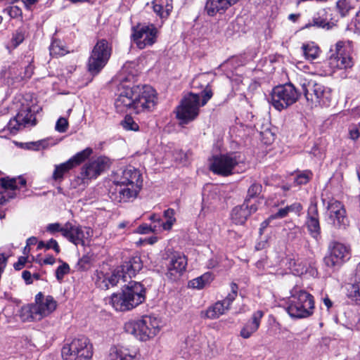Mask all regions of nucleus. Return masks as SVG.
<instances>
[{"label": "nucleus", "instance_id": "nucleus-1", "mask_svg": "<svg viewBox=\"0 0 360 360\" xmlns=\"http://www.w3.org/2000/svg\"><path fill=\"white\" fill-rule=\"evenodd\" d=\"M157 103L155 90L150 86H122L115 101L118 112L130 110L136 114L148 112L155 108Z\"/></svg>", "mask_w": 360, "mask_h": 360}, {"label": "nucleus", "instance_id": "nucleus-2", "mask_svg": "<svg viewBox=\"0 0 360 360\" xmlns=\"http://www.w3.org/2000/svg\"><path fill=\"white\" fill-rule=\"evenodd\" d=\"M113 184L109 191L110 199L116 202H130L136 198L142 188V175L132 166L120 168L114 174Z\"/></svg>", "mask_w": 360, "mask_h": 360}, {"label": "nucleus", "instance_id": "nucleus-3", "mask_svg": "<svg viewBox=\"0 0 360 360\" xmlns=\"http://www.w3.org/2000/svg\"><path fill=\"white\" fill-rule=\"evenodd\" d=\"M146 289L140 282L130 281L120 292L113 293L110 298L112 307L120 311L131 310L145 301Z\"/></svg>", "mask_w": 360, "mask_h": 360}, {"label": "nucleus", "instance_id": "nucleus-4", "mask_svg": "<svg viewBox=\"0 0 360 360\" xmlns=\"http://www.w3.org/2000/svg\"><path fill=\"white\" fill-rule=\"evenodd\" d=\"M212 96V90L208 84L202 91L201 101L198 94L189 93L185 95L176 108V117L182 124H188L194 120L199 115L200 108L206 105Z\"/></svg>", "mask_w": 360, "mask_h": 360}, {"label": "nucleus", "instance_id": "nucleus-5", "mask_svg": "<svg viewBox=\"0 0 360 360\" xmlns=\"http://www.w3.org/2000/svg\"><path fill=\"white\" fill-rule=\"evenodd\" d=\"M160 320L156 317L145 316L141 319L127 322L124 325V330L141 341H147L160 332Z\"/></svg>", "mask_w": 360, "mask_h": 360}, {"label": "nucleus", "instance_id": "nucleus-6", "mask_svg": "<svg viewBox=\"0 0 360 360\" xmlns=\"http://www.w3.org/2000/svg\"><path fill=\"white\" fill-rule=\"evenodd\" d=\"M314 309L313 296L304 290L294 289L287 307L288 314L295 319H304L312 315Z\"/></svg>", "mask_w": 360, "mask_h": 360}, {"label": "nucleus", "instance_id": "nucleus-7", "mask_svg": "<svg viewBox=\"0 0 360 360\" xmlns=\"http://www.w3.org/2000/svg\"><path fill=\"white\" fill-rule=\"evenodd\" d=\"M300 94L291 83L278 85L272 89L269 102L276 110L281 111L294 104Z\"/></svg>", "mask_w": 360, "mask_h": 360}, {"label": "nucleus", "instance_id": "nucleus-8", "mask_svg": "<svg viewBox=\"0 0 360 360\" xmlns=\"http://www.w3.org/2000/svg\"><path fill=\"white\" fill-rule=\"evenodd\" d=\"M61 355L64 360H90L92 347L87 338L79 336L63 347Z\"/></svg>", "mask_w": 360, "mask_h": 360}, {"label": "nucleus", "instance_id": "nucleus-9", "mask_svg": "<svg viewBox=\"0 0 360 360\" xmlns=\"http://www.w3.org/2000/svg\"><path fill=\"white\" fill-rule=\"evenodd\" d=\"M57 307L56 301L53 297H44L39 292L35 297V303L22 308V312L27 314V319L33 321H40L44 317L51 314Z\"/></svg>", "mask_w": 360, "mask_h": 360}, {"label": "nucleus", "instance_id": "nucleus-10", "mask_svg": "<svg viewBox=\"0 0 360 360\" xmlns=\"http://www.w3.org/2000/svg\"><path fill=\"white\" fill-rule=\"evenodd\" d=\"M111 56V47L105 39H101L94 46L88 60V70L97 75L105 66Z\"/></svg>", "mask_w": 360, "mask_h": 360}, {"label": "nucleus", "instance_id": "nucleus-11", "mask_svg": "<svg viewBox=\"0 0 360 360\" xmlns=\"http://www.w3.org/2000/svg\"><path fill=\"white\" fill-rule=\"evenodd\" d=\"M345 45L346 42L340 41L336 43L335 50H330L332 53L328 57L327 63L333 71L347 69L353 66L352 58L345 52Z\"/></svg>", "mask_w": 360, "mask_h": 360}, {"label": "nucleus", "instance_id": "nucleus-12", "mask_svg": "<svg viewBox=\"0 0 360 360\" xmlns=\"http://www.w3.org/2000/svg\"><path fill=\"white\" fill-rule=\"evenodd\" d=\"M158 36V30L154 25H138L134 28L133 39L140 49L152 46L155 43Z\"/></svg>", "mask_w": 360, "mask_h": 360}, {"label": "nucleus", "instance_id": "nucleus-13", "mask_svg": "<svg viewBox=\"0 0 360 360\" xmlns=\"http://www.w3.org/2000/svg\"><path fill=\"white\" fill-rule=\"evenodd\" d=\"M238 164L236 153L220 155L213 157L210 169L217 174L226 176L232 174L233 168Z\"/></svg>", "mask_w": 360, "mask_h": 360}, {"label": "nucleus", "instance_id": "nucleus-14", "mask_svg": "<svg viewBox=\"0 0 360 360\" xmlns=\"http://www.w3.org/2000/svg\"><path fill=\"white\" fill-rule=\"evenodd\" d=\"M92 152L93 150L91 148H86L84 150L75 154L65 162L56 165L52 176L53 179L55 181L63 179L65 173L68 172L75 167L80 165L91 155Z\"/></svg>", "mask_w": 360, "mask_h": 360}, {"label": "nucleus", "instance_id": "nucleus-15", "mask_svg": "<svg viewBox=\"0 0 360 360\" xmlns=\"http://www.w3.org/2000/svg\"><path fill=\"white\" fill-rule=\"evenodd\" d=\"M36 124V118L30 107H22L15 117L11 119L7 124L8 130L11 134H16L19 130Z\"/></svg>", "mask_w": 360, "mask_h": 360}, {"label": "nucleus", "instance_id": "nucleus-16", "mask_svg": "<svg viewBox=\"0 0 360 360\" xmlns=\"http://www.w3.org/2000/svg\"><path fill=\"white\" fill-rule=\"evenodd\" d=\"M330 254L324 257V263L328 267L339 265L350 257V250L345 245L333 242L329 245Z\"/></svg>", "mask_w": 360, "mask_h": 360}, {"label": "nucleus", "instance_id": "nucleus-17", "mask_svg": "<svg viewBox=\"0 0 360 360\" xmlns=\"http://www.w3.org/2000/svg\"><path fill=\"white\" fill-rule=\"evenodd\" d=\"M110 166L109 158L105 156L98 157L86 164L82 169L81 176L83 180L97 178L102 172Z\"/></svg>", "mask_w": 360, "mask_h": 360}, {"label": "nucleus", "instance_id": "nucleus-18", "mask_svg": "<svg viewBox=\"0 0 360 360\" xmlns=\"http://www.w3.org/2000/svg\"><path fill=\"white\" fill-rule=\"evenodd\" d=\"M26 180L20 176L18 178H4L1 180V186L5 189L0 193V204L4 205L10 199L16 197L15 191L26 186Z\"/></svg>", "mask_w": 360, "mask_h": 360}, {"label": "nucleus", "instance_id": "nucleus-19", "mask_svg": "<svg viewBox=\"0 0 360 360\" xmlns=\"http://www.w3.org/2000/svg\"><path fill=\"white\" fill-rule=\"evenodd\" d=\"M187 258L180 253H174L169 258L165 276L171 281L178 280L186 271Z\"/></svg>", "mask_w": 360, "mask_h": 360}, {"label": "nucleus", "instance_id": "nucleus-20", "mask_svg": "<svg viewBox=\"0 0 360 360\" xmlns=\"http://www.w3.org/2000/svg\"><path fill=\"white\" fill-rule=\"evenodd\" d=\"M327 209L330 219L335 226L345 229L349 225L344 205L338 200H331L328 202Z\"/></svg>", "mask_w": 360, "mask_h": 360}, {"label": "nucleus", "instance_id": "nucleus-21", "mask_svg": "<svg viewBox=\"0 0 360 360\" xmlns=\"http://www.w3.org/2000/svg\"><path fill=\"white\" fill-rule=\"evenodd\" d=\"M65 231L64 235L70 242L75 245H85V240H87L92 236V230L88 227H81L79 226L72 225L71 223L65 224Z\"/></svg>", "mask_w": 360, "mask_h": 360}, {"label": "nucleus", "instance_id": "nucleus-22", "mask_svg": "<svg viewBox=\"0 0 360 360\" xmlns=\"http://www.w3.org/2000/svg\"><path fill=\"white\" fill-rule=\"evenodd\" d=\"M143 268V261L139 256H134L124 262L121 266L115 270L121 274V278L127 281V278H131L139 272Z\"/></svg>", "mask_w": 360, "mask_h": 360}, {"label": "nucleus", "instance_id": "nucleus-23", "mask_svg": "<svg viewBox=\"0 0 360 360\" xmlns=\"http://www.w3.org/2000/svg\"><path fill=\"white\" fill-rule=\"evenodd\" d=\"M306 226L309 234L315 239H318L321 233V227L319 219V212L316 204H311L307 211Z\"/></svg>", "mask_w": 360, "mask_h": 360}, {"label": "nucleus", "instance_id": "nucleus-24", "mask_svg": "<svg viewBox=\"0 0 360 360\" xmlns=\"http://www.w3.org/2000/svg\"><path fill=\"white\" fill-rule=\"evenodd\" d=\"M121 274L115 269L111 274H105L101 271H96L95 283L102 290H108L115 286L121 280Z\"/></svg>", "mask_w": 360, "mask_h": 360}, {"label": "nucleus", "instance_id": "nucleus-25", "mask_svg": "<svg viewBox=\"0 0 360 360\" xmlns=\"http://www.w3.org/2000/svg\"><path fill=\"white\" fill-rule=\"evenodd\" d=\"M315 96L313 98L309 97L311 99V105H319L321 106L328 107L330 105L333 96H332V89L326 86L323 84L319 83V84L315 86L314 89Z\"/></svg>", "mask_w": 360, "mask_h": 360}, {"label": "nucleus", "instance_id": "nucleus-26", "mask_svg": "<svg viewBox=\"0 0 360 360\" xmlns=\"http://www.w3.org/2000/svg\"><path fill=\"white\" fill-rule=\"evenodd\" d=\"M264 315V313L262 310L255 311L250 319L241 328L240 335L244 339L250 338L259 329Z\"/></svg>", "mask_w": 360, "mask_h": 360}, {"label": "nucleus", "instance_id": "nucleus-27", "mask_svg": "<svg viewBox=\"0 0 360 360\" xmlns=\"http://www.w3.org/2000/svg\"><path fill=\"white\" fill-rule=\"evenodd\" d=\"M238 1V0H207L205 10L209 15L214 16L217 13H223Z\"/></svg>", "mask_w": 360, "mask_h": 360}, {"label": "nucleus", "instance_id": "nucleus-28", "mask_svg": "<svg viewBox=\"0 0 360 360\" xmlns=\"http://www.w3.org/2000/svg\"><path fill=\"white\" fill-rule=\"evenodd\" d=\"M108 360H139V354L135 349L119 346L111 349Z\"/></svg>", "mask_w": 360, "mask_h": 360}, {"label": "nucleus", "instance_id": "nucleus-29", "mask_svg": "<svg viewBox=\"0 0 360 360\" xmlns=\"http://www.w3.org/2000/svg\"><path fill=\"white\" fill-rule=\"evenodd\" d=\"M153 8L157 15L165 20L169 15L173 6L171 1L169 0H154L153 1Z\"/></svg>", "mask_w": 360, "mask_h": 360}, {"label": "nucleus", "instance_id": "nucleus-30", "mask_svg": "<svg viewBox=\"0 0 360 360\" xmlns=\"http://www.w3.org/2000/svg\"><path fill=\"white\" fill-rule=\"evenodd\" d=\"M326 15L327 11L325 9L319 11L316 14L314 15L311 22L307 24L305 27L316 26L318 27L326 28L327 30L330 29L334 25V23L328 21Z\"/></svg>", "mask_w": 360, "mask_h": 360}, {"label": "nucleus", "instance_id": "nucleus-31", "mask_svg": "<svg viewBox=\"0 0 360 360\" xmlns=\"http://www.w3.org/2000/svg\"><path fill=\"white\" fill-rule=\"evenodd\" d=\"M249 217L250 212L247 210V207L241 205L235 207L232 210L231 218L234 224L237 225H243Z\"/></svg>", "mask_w": 360, "mask_h": 360}, {"label": "nucleus", "instance_id": "nucleus-32", "mask_svg": "<svg viewBox=\"0 0 360 360\" xmlns=\"http://www.w3.org/2000/svg\"><path fill=\"white\" fill-rule=\"evenodd\" d=\"M319 84V83H316L312 80L307 81V79H303L300 82V89H299L298 91L303 93L307 102L311 103V99L309 97L314 98L315 96L314 89H315V86H318Z\"/></svg>", "mask_w": 360, "mask_h": 360}, {"label": "nucleus", "instance_id": "nucleus-33", "mask_svg": "<svg viewBox=\"0 0 360 360\" xmlns=\"http://www.w3.org/2000/svg\"><path fill=\"white\" fill-rule=\"evenodd\" d=\"M288 268L292 271L294 274L301 275L307 271V262L300 261V259L288 258Z\"/></svg>", "mask_w": 360, "mask_h": 360}, {"label": "nucleus", "instance_id": "nucleus-34", "mask_svg": "<svg viewBox=\"0 0 360 360\" xmlns=\"http://www.w3.org/2000/svg\"><path fill=\"white\" fill-rule=\"evenodd\" d=\"M212 279V274L210 272H207L202 276L190 281L188 285L193 288L201 289L209 284Z\"/></svg>", "mask_w": 360, "mask_h": 360}, {"label": "nucleus", "instance_id": "nucleus-35", "mask_svg": "<svg viewBox=\"0 0 360 360\" xmlns=\"http://www.w3.org/2000/svg\"><path fill=\"white\" fill-rule=\"evenodd\" d=\"M226 311V309L223 306V304L218 301L207 309L205 316L208 319H215L224 314Z\"/></svg>", "mask_w": 360, "mask_h": 360}, {"label": "nucleus", "instance_id": "nucleus-36", "mask_svg": "<svg viewBox=\"0 0 360 360\" xmlns=\"http://www.w3.org/2000/svg\"><path fill=\"white\" fill-rule=\"evenodd\" d=\"M348 295L360 304V269H358L356 271V282L348 289Z\"/></svg>", "mask_w": 360, "mask_h": 360}, {"label": "nucleus", "instance_id": "nucleus-37", "mask_svg": "<svg viewBox=\"0 0 360 360\" xmlns=\"http://www.w3.org/2000/svg\"><path fill=\"white\" fill-rule=\"evenodd\" d=\"M303 53L307 60H313L317 58L320 54L319 48L313 43L302 46Z\"/></svg>", "mask_w": 360, "mask_h": 360}, {"label": "nucleus", "instance_id": "nucleus-38", "mask_svg": "<svg viewBox=\"0 0 360 360\" xmlns=\"http://www.w3.org/2000/svg\"><path fill=\"white\" fill-rule=\"evenodd\" d=\"M238 287L236 283H231V292H229L227 296L221 301H219L224 308H226V311L230 309V306L233 303V302L236 300L238 295Z\"/></svg>", "mask_w": 360, "mask_h": 360}, {"label": "nucleus", "instance_id": "nucleus-39", "mask_svg": "<svg viewBox=\"0 0 360 360\" xmlns=\"http://www.w3.org/2000/svg\"><path fill=\"white\" fill-rule=\"evenodd\" d=\"M175 212L173 209L169 208L164 212V218L165 221H162L161 226L164 230L169 231L172 229V226L176 221L174 217Z\"/></svg>", "mask_w": 360, "mask_h": 360}, {"label": "nucleus", "instance_id": "nucleus-40", "mask_svg": "<svg viewBox=\"0 0 360 360\" xmlns=\"http://www.w3.org/2000/svg\"><path fill=\"white\" fill-rule=\"evenodd\" d=\"M336 8L341 17H345L354 8L348 0H339L336 3Z\"/></svg>", "mask_w": 360, "mask_h": 360}, {"label": "nucleus", "instance_id": "nucleus-41", "mask_svg": "<svg viewBox=\"0 0 360 360\" xmlns=\"http://www.w3.org/2000/svg\"><path fill=\"white\" fill-rule=\"evenodd\" d=\"M50 54L53 56H64L67 51L60 41L53 40L50 46Z\"/></svg>", "mask_w": 360, "mask_h": 360}, {"label": "nucleus", "instance_id": "nucleus-42", "mask_svg": "<svg viewBox=\"0 0 360 360\" xmlns=\"http://www.w3.org/2000/svg\"><path fill=\"white\" fill-rule=\"evenodd\" d=\"M313 174L310 170H304L296 175L294 183L297 186L307 184L312 178Z\"/></svg>", "mask_w": 360, "mask_h": 360}, {"label": "nucleus", "instance_id": "nucleus-43", "mask_svg": "<svg viewBox=\"0 0 360 360\" xmlns=\"http://www.w3.org/2000/svg\"><path fill=\"white\" fill-rule=\"evenodd\" d=\"M25 39V30L22 28H18L13 34L11 39V44L13 48H16L19 46Z\"/></svg>", "mask_w": 360, "mask_h": 360}, {"label": "nucleus", "instance_id": "nucleus-44", "mask_svg": "<svg viewBox=\"0 0 360 360\" xmlns=\"http://www.w3.org/2000/svg\"><path fill=\"white\" fill-rule=\"evenodd\" d=\"M121 125L124 129L128 131H138L139 128L138 124L129 115L125 116L124 120L121 122Z\"/></svg>", "mask_w": 360, "mask_h": 360}, {"label": "nucleus", "instance_id": "nucleus-45", "mask_svg": "<svg viewBox=\"0 0 360 360\" xmlns=\"http://www.w3.org/2000/svg\"><path fill=\"white\" fill-rule=\"evenodd\" d=\"M46 230L51 234H55L56 233L60 232L64 236V235L67 233V231H65V224L62 226L60 223L58 222L49 224L46 227Z\"/></svg>", "mask_w": 360, "mask_h": 360}, {"label": "nucleus", "instance_id": "nucleus-46", "mask_svg": "<svg viewBox=\"0 0 360 360\" xmlns=\"http://www.w3.org/2000/svg\"><path fill=\"white\" fill-rule=\"evenodd\" d=\"M262 186L260 184L253 183L248 190V194L245 199L251 200L259 195L262 192Z\"/></svg>", "mask_w": 360, "mask_h": 360}, {"label": "nucleus", "instance_id": "nucleus-47", "mask_svg": "<svg viewBox=\"0 0 360 360\" xmlns=\"http://www.w3.org/2000/svg\"><path fill=\"white\" fill-rule=\"evenodd\" d=\"M288 212L286 207L279 209L276 213L271 214L264 224H268L272 219H283L288 215Z\"/></svg>", "mask_w": 360, "mask_h": 360}, {"label": "nucleus", "instance_id": "nucleus-48", "mask_svg": "<svg viewBox=\"0 0 360 360\" xmlns=\"http://www.w3.org/2000/svg\"><path fill=\"white\" fill-rule=\"evenodd\" d=\"M70 271V266L67 263L63 262L62 265L59 266L56 271V276L58 281L63 280L65 275L68 274Z\"/></svg>", "mask_w": 360, "mask_h": 360}, {"label": "nucleus", "instance_id": "nucleus-49", "mask_svg": "<svg viewBox=\"0 0 360 360\" xmlns=\"http://www.w3.org/2000/svg\"><path fill=\"white\" fill-rule=\"evenodd\" d=\"M68 125V121L66 118L60 117L56 122L55 129L60 133H64L67 131Z\"/></svg>", "mask_w": 360, "mask_h": 360}, {"label": "nucleus", "instance_id": "nucleus-50", "mask_svg": "<svg viewBox=\"0 0 360 360\" xmlns=\"http://www.w3.org/2000/svg\"><path fill=\"white\" fill-rule=\"evenodd\" d=\"M91 262L90 257L85 255L83 256L77 262V266L78 269L85 270L88 268Z\"/></svg>", "mask_w": 360, "mask_h": 360}, {"label": "nucleus", "instance_id": "nucleus-51", "mask_svg": "<svg viewBox=\"0 0 360 360\" xmlns=\"http://www.w3.org/2000/svg\"><path fill=\"white\" fill-rule=\"evenodd\" d=\"M8 14L13 18L22 15V10L17 6H10L6 8Z\"/></svg>", "mask_w": 360, "mask_h": 360}, {"label": "nucleus", "instance_id": "nucleus-52", "mask_svg": "<svg viewBox=\"0 0 360 360\" xmlns=\"http://www.w3.org/2000/svg\"><path fill=\"white\" fill-rule=\"evenodd\" d=\"M33 70H34L33 66L31 64L27 65L25 68L23 74L20 73V75H19V77H20V79L30 78L33 74Z\"/></svg>", "mask_w": 360, "mask_h": 360}, {"label": "nucleus", "instance_id": "nucleus-53", "mask_svg": "<svg viewBox=\"0 0 360 360\" xmlns=\"http://www.w3.org/2000/svg\"><path fill=\"white\" fill-rule=\"evenodd\" d=\"M46 249H53L57 254L60 252V247L57 243V241L53 238L49 240L47 243H46Z\"/></svg>", "mask_w": 360, "mask_h": 360}, {"label": "nucleus", "instance_id": "nucleus-54", "mask_svg": "<svg viewBox=\"0 0 360 360\" xmlns=\"http://www.w3.org/2000/svg\"><path fill=\"white\" fill-rule=\"evenodd\" d=\"M349 138L354 141L357 140L360 137V131L357 126L353 125L349 128Z\"/></svg>", "mask_w": 360, "mask_h": 360}, {"label": "nucleus", "instance_id": "nucleus-55", "mask_svg": "<svg viewBox=\"0 0 360 360\" xmlns=\"http://www.w3.org/2000/svg\"><path fill=\"white\" fill-rule=\"evenodd\" d=\"M354 26V30L360 34V10L356 13L355 18L351 23Z\"/></svg>", "mask_w": 360, "mask_h": 360}, {"label": "nucleus", "instance_id": "nucleus-56", "mask_svg": "<svg viewBox=\"0 0 360 360\" xmlns=\"http://www.w3.org/2000/svg\"><path fill=\"white\" fill-rule=\"evenodd\" d=\"M288 213L289 212H295L296 214H300L301 210H302V205L300 202H295L290 205L286 206Z\"/></svg>", "mask_w": 360, "mask_h": 360}, {"label": "nucleus", "instance_id": "nucleus-57", "mask_svg": "<svg viewBox=\"0 0 360 360\" xmlns=\"http://www.w3.org/2000/svg\"><path fill=\"white\" fill-rule=\"evenodd\" d=\"M242 205H245L247 207V210L250 212V216L257 210V205L250 204V200L248 199H245Z\"/></svg>", "mask_w": 360, "mask_h": 360}, {"label": "nucleus", "instance_id": "nucleus-58", "mask_svg": "<svg viewBox=\"0 0 360 360\" xmlns=\"http://www.w3.org/2000/svg\"><path fill=\"white\" fill-rule=\"evenodd\" d=\"M26 262H27L26 257H19L18 262L14 264V268L16 270H20L25 266V264Z\"/></svg>", "mask_w": 360, "mask_h": 360}, {"label": "nucleus", "instance_id": "nucleus-59", "mask_svg": "<svg viewBox=\"0 0 360 360\" xmlns=\"http://www.w3.org/2000/svg\"><path fill=\"white\" fill-rule=\"evenodd\" d=\"M151 231H152L151 228L146 224L141 225L137 229V232L139 233H141V234L148 233Z\"/></svg>", "mask_w": 360, "mask_h": 360}, {"label": "nucleus", "instance_id": "nucleus-60", "mask_svg": "<svg viewBox=\"0 0 360 360\" xmlns=\"http://www.w3.org/2000/svg\"><path fill=\"white\" fill-rule=\"evenodd\" d=\"M22 276L23 279L25 281L27 284H30L32 283V275L31 273L28 271H22Z\"/></svg>", "mask_w": 360, "mask_h": 360}, {"label": "nucleus", "instance_id": "nucleus-61", "mask_svg": "<svg viewBox=\"0 0 360 360\" xmlns=\"http://www.w3.org/2000/svg\"><path fill=\"white\" fill-rule=\"evenodd\" d=\"M56 259L53 256H47L44 259L43 263L44 264H53L55 263Z\"/></svg>", "mask_w": 360, "mask_h": 360}, {"label": "nucleus", "instance_id": "nucleus-62", "mask_svg": "<svg viewBox=\"0 0 360 360\" xmlns=\"http://www.w3.org/2000/svg\"><path fill=\"white\" fill-rule=\"evenodd\" d=\"M24 6L29 9L30 6L37 3V0H21Z\"/></svg>", "mask_w": 360, "mask_h": 360}, {"label": "nucleus", "instance_id": "nucleus-63", "mask_svg": "<svg viewBox=\"0 0 360 360\" xmlns=\"http://www.w3.org/2000/svg\"><path fill=\"white\" fill-rule=\"evenodd\" d=\"M150 220L153 221V222H158L159 226H161V224H162V219L158 216L157 214H153L150 217Z\"/></svg>", "mask_w": 360, "mask_h": 360}, {"label": "nucleus", "instance_id": "nucleus-64", "mask_svg": "<svg viewBox=\"0 0 360 360\" xmlns=\"http://www.w3.org/2000/svg\"><path fill=\"white\" fill-rule=\"evenodd\" d=\"M37 243V238L36 237H30L27 240V246L34 245Z\"/></svg>", "mask_w": 360, "mask_h": 360}]
</instances>
